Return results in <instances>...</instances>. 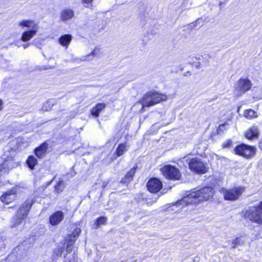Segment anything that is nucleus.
Listing matches in <instances>:
<instances>
[{
	"instance_id": "nucleus-1",
	"label": "nucleus",
	"mask_w": 262,
	"mask_h": 262,
	"mask_svg": "<svg viewBox=\"0 0 262 262\" xmlns=\"http://www.w3.org/2000/svg\"><path fill=\"white\" fill-rule=\"evenodd\" d=\"M213 194V189L211 187H206L197 191H192L181 200L176 203L178 206L184 207L188 204H196L199 202L207 201L211 198Z\"/></svg>"
},
{
	"instance_id": "nucleus-2",
	"label": "nucleus",
	"mask_w": 262,
	"mask_h": 262,
	"mask_svg": "<svg viewBox=\"0 0 262 262\" xmlns=\"http://www.w3.org/2000/svg\"><path fill=\"white\" fill-rule=\"evenodd\" d=\"M243 212L246 219L254 223L262 225V201L245 209Z\"/></svg>"
},
{
	"instance_id": "nucleus-3",
	"label": "nucleus",
	"mask_w": 262,
	"mask_h": 262,
	"mask_svg": "<svg viewBox=\"0 0 262 262\" xmlns=\"http://www.w3.org/2000/svg\"><path fill=\"white\" fill-rule=\"evenodd\" d=\"M15 151L7 150L2 156L3 162L0 165V176L8 172L12 169L18 166V163L14 159Z\"/></svg>"
},
{
	"instance_id": "nucleus-4",
	"label": "nucleus",
	"mask_w": 262,
	"mask_h": 262,
	"mask_svg": "<svg viewBox=\"0 0 262 262\" xmlns=\"http://www.w3.org/2000/svg\"><path fill=\"white\" fill-rule=\"evenodd\" d=\"M34 201L31 198L28 199L18 210L15 216L13 219V226H16L25 220Z\"/></svg>"
},
{
	"instance_id": "nucleus-5",
	"label": "nucleus",
	"mask_w": 262,
	"mask_h": 262,
	"mask_svg": "<svg viewBox=\"0 0 262 262\" xmlns=\"http://www.w3.org/2000/svg\"><path fill=\"white\" fill-rule=\"evenodd\" d=\"M167 97L165 94H161L157 92H149L142 99L143 107H149L154 105L162 101L167 100Z\"/></svg>"
},
{
	"instance_id": "nucleus-6",
	"label": "nucleus",
	"mask_w": 262,
	"mask_h": 262,
	"mask_svg": "<svg viewBox=\"0 0 262 262\" xmlns=\"http://www.w3.org/2000/svg\"><path fill=\"white\" fill-rule=\"evenodd\" d=\"M245 190V188L243 186L235 187L231 189L224 188L221 189L225 200L232 201L238 200Z\"/></svg>"
},
{
	"instance_id": "nucleus-7",
	"label": "nucleus",
	"mask_w": 262,
	"mask_h": 262,
	"mask_svg": "<svg viewBox=\"0 0 262 262\" xmlns=\"http://www.w3.org/2000/svg\"><path fill=\"white\" fill-rule=\"evenodd\" d=\"M252 84L247 78H240L235 83L234 94L239 97L250 90Z\"/></svg>"
},
{
	"instance_id": "nucleus-8",
	"label": "nucleus",
	"mask_w": 262,
	"mask_h": 262,
	"mask_svg": "<svg viewBox=\"0 0 262 262\" xmlns=\"http://www.w3.org/2000/svg\"><path fill=\"white\" fill-rule=\"evenodd\" d=\"M163 174L167 178L171 180H179L181 178L179 170L174 166L170 165L164 166L161 169Z\"/></svg>"
},
{
	"instance_id": "nucleus-9",
	"label": "nucleus",
	"mask_w": 262,
	"mask_h": 262,
	"mask_svg": "<svg viewBox=\"0 0 262 262\" xmlns=\"http://www.w3.org/2000/svg\"><path fill=\"white\" fill-rule=\"evenodd\" d=\"M234 151L236 155L249 158L255 154V148L254 147L243 144L237 146Z\"/></svg>"
},
{
	"instance_id": "nucleus-10",
	"label": "nucleus",
	"mask_w": 262,
	"mask_h": 262,
	"mask_svg": "<svg viewBox=\"0 0 262 262\" xmlns=\"http://www.w3.org/2000/svg\"><path fill=\"white\" fill-rule=\"evenodd\" d=\"M189 168L197 173H204L207 171V168L200 159L194 158L188 163Z\"/></svg>"
},
{
	"instance_id": "nucleus-11",
	"label": "nucleus",
	"mask_w": 262,
	"mask_h": 262,
	"mask_svg": "<svg viewBox=\"0 0 262 262\" xmlns=\"http://www.w3.org/2000/svg\"><path fill=\"white\" fill-rule=\"evenodd\" d=\"M147 187L150 192L155 193L161 190L162 187V184L159 179L152 178L147 182Z\"/></svg>"
},
{
	"instance_id": "nucleus-12",
	"label": "nucleus",
	"mask_w": 262,
	"mask_h": 262,
	"mask_svg": "<svg viewBox=\"0 0 262 262\" xmlns=\"http://www.w3.org/2000/svg\"><path fill=\"white\" fill-rule=\"evenodd\" d=\"M49 144L45 142L34 149L35 155L40 159L43 158L47 154Z\"/></svg>"
},
{
	"instance_id": "nucleus-13",
	"label": "nucleus",
	"mask_w": 262,
	"mask_h": 262,
	"mask_svg": "<svg viewBox=\"0 0 262 262\" xmlns=\"http://www.w3.org/2000/svg\"><path fill=\"white\" fill-rule=\"evenodd\" d=\"M16 198V190L11 189L5 192L1 197V201L6 204H9L11 203Z\"/></svg>"
},
{
	"instance_id": "nucleus-14",
	"label": "nucleus",
	"mask_w": 262,
	"mask_h": 262,
	"mask_svg": "<svg viewBox=\"0 0 262 262\" xmlns=\"http://www.w3.org/2000/svg\"><path fill=\"white\" fill-rule=\"evenodd\" d=\"M64 214L62 211H57L53 213L49 218L50 223L52 226L59 224L63 219Z\"/></svg>"
},
{
	"instance_id": "nucleus-15",
	"label": "nucleus",
	"mask_w": 262,
	"mask_h": 262,
	"mask_svg": "<svg viewBox=\"0 0 262 262\" xmlns=\"http://www.w3.org/2000/svg\"><path fill=\"white\" fill-rule=\"evenodd\" d=\"M18 26L21 27H26L30 30H38V24L32 20H23L19 22Z\"/></svg>"
},
{
	"instance_id": "nucleus-16",
	"label": "nucleus",
	"mask_w": 262,
	"mask_h": 262,
	"mask_svg": "<svg viewBox=\"0 0 262 262\" xmlns=\"http://www.w3.org/2000/svg\"><path fill=\"white\" fill-rule=\"evenodd\" d=\"M258 134L259 132L257 127L256 126H253L247 131L245 136L247 139L251 140L254 138H256L258 137Z\"/></svg>"
},
{
	"instance_id": "nucleus-17",
	"label": "nucleus",
	"mask_w": 262,
	"mask_h": 262,
	"mask_svg": "<svg viewBox=\"0 0 262 262\" xmlns=\"http://www.w3.org/2000/svg\"><path fill=\"white\" fill-rule=\"evenodd\" d=\"M37 30H29L23 32L21 37V40L24 42L30 40L36 34Z\"/></svg>"
},
{
	"instance_id": "nucleus-18",
	"label": "nucleus",
	"mask_w": 262,
	"mask_h": 262,
	"mask_svg": "<svg viewBox=\"0 0 262 262\" xmlns=\"http://www.w3.org/2000/svg\"><path fill=\"white\" fill-rule=\"evenodd\" d=\"M74 11L70 9H64L60 14L61 19L63 21L68 20L74 17Z\"/></svg>"
},
{
	"instance_id": "nucleus-19",
	"label": "nucleus",
	"mask_w": 262,
	"mask_h": 262,
	"mask_svg": "<svg viewBox=\"0 0 262 262\" xmlns=\"http://www.w3.org/2000/svg\"><path fill=\"white\" fill-rule=\"evenodd\" d=\"M136 167L132 168L125 176V177L121 179L120 182L121 183L126 184L130 182L135 173Z\"/></svg>"
},
{
	"instance_id": "nucleus-20",
	"label": "nucleus",
	"mask_w": 262,
	"mask_h": 262,
	"mask_svg": "<svg viewBox=\"0 0 262 262\" xmlns=\"http://www.w3.org/2000/svg\"><path fill=\"white\" fill-rule=\"evenodd\" d=\"M106 106L105 103H100L97 104L91 110V114L94 116L95 117L99 116L100 112L103 110Z\"/></svg>"
},
{
	"instance_id": "nucleus-21",
	"label": "nucleus",
	"mask_w": 262,
	"mask_h": 262,
	"mask_svg": "<svg viewBox=\"0 0 262 262\" xmlns=\"http://www.w3.org/2000/svg\"><path fill=\"white\" fill-rule=\"evenodd\" d=\"M72 40V36L70 34L62 35L59 39V43L63 47H67Z\"/></svg>"
},
{
	"instance_id": "nucleus-22",
	"label": "nucleus",
	"mask_w": 262,
	"mask_h": 262,
	"mask_svg": "<svg viewBox=\"0 0 262 262\" xmlns=\"http://www.w3.org/2000/svg\"><path fill=\"white\" fill-rule=\"evenodd\" d=\"M26 163L29 167L30 169H33L34 166L37 164V160L33 156L31 155L29 156L27 160Z\"/></svg>"
},
{
	"instance_id": "nucleus-23",
	"label": "nucleus",
	"mask_w": 262,
	"mask_h": 262,
	"mask_svg": "<svg viewBox=\"0 0 262 262\" xmlns=\"http://www.w3.org/2000/svg\"><path fill=\"white\" fill-rule=\"evenodd\" d=\"M127 146L125 144H120L116 150V153L118 157L122 155L127 150Z\"/></svg>"
},
{
	"instance_id": "nucleus-24",
	"label": "nucleus",
	"mask_w": 262,
	"mask_h": 262,
	"mask_svg": "<svg viewBox=\"0 0 262 262\" xmlns=\"http://www.w3.org/2000/svg\"><path fill=\"white\" fill-rule=\"evenodd\" d=\"M64 187V181L62 179H59L57 184L55 186V190L59 193L63 190Z\"/></svg>"
},
{
	"instance_id": "nucleus-25",
	"label": "nucleus",
	"mask_w": 262,
	"mask_h": 262,
	"mask_svg": "<svg viewBox=\"0 0 262 262\" xmlns=\"http://www.w3.org/2000/svg\"><path fill=\"white\" fill-rule=\"evenodd\" d=\"M228 242H231L233 248H235L237 246L242 245L244 244V241L240 237H237L231 241H229Z\"/></svg>"
},
{
	"instance_id": "nucleus-26",
	"label": "nucleus",
	"mask_w": 262,
	"mask_h": 262,
	"mask_svg": "<svg viewBox=\"0 0 262 262\" xmlns=\"http://www.w3.org/2000/svg\"><path fill=\"white\" fill-rule=\"evenodd\" d=\"M244 116L249 119L256 117V113L252 110H246L244 112Z\"/></svg>"
},
{
	"instance_id": "nucleus-27",
	"label": "nucleus",
	"mask_w": 262,
	"mask_h": 262,
	"mask_svg": "<svg viewBox=\"0 0 262 262\" xmlns=\"http://www.w3.org/2000/svg\"><path fill=\"white\" fill-rule=\"evenodd\" d=\"M107 221V219L104 216H101L97 218L96 222L95 224L97 226V228H98L101 225L104 224Z\"/></svg>"
},
{
	"instance_id": "nucleus-28",
	"label": "nucleus",
	"mask_w": 262,
	"mask_h": 262,
	"mask_svg": "<svg viewBox=\"0 0 262 262\" xmlns=\"http://www.w3.org/2000/svg\"><path fill=\"white\" fill-rule=\"evenodd\" d=\"M53 104L52 102L51 101H48L45 103L43 106L42 110L45 111H48L51 109V107L53 106Z\"/></svg>"
},
{
	"instance_id": "nucleus-29",
	"label": "nucleus",
	"mask_w": 262,
	"mask_h": 262,
	"mask_svg": "<svg viewBox=\"0 0 262 262\" xmlns=\"http://www.w3.org/2000/svg\"><path fill=\"white\" fill-rule=\"evenodd\" d=\"M228 126H229V124L227 123L220 125L217 129V134H221V133H222L223 132V131L224 130L227 129V128L228 127Z\"/></svg>"
},
{
	"instance_id": "nucleus-30",
	"label": "nucleus",
	"mask_w": 262,
	"mask_h": 262,
	"mask_svg": "<svg viewBox=\"0 0 262 262\" xmlns=\"http://www.w3.org/2000/svg\"><path fill=\"white\" fill-rule=\"evenodd\" d=\"M99 49L95 48L90 54L86 55V56L84 57V59H82V61H84L86 60V57H89L90 56H92L93 58H94L95 56H96L98 53H99Z\"/></svg>"
},
{
	"instance_id": "nucleus-31",
	"label": "nucleus",
	"mask_w": 262,
	"mask_h": 262,
	"mask_svg": "<svg viewBox=\"0 0 262 262\" xmlns=\"http://www.w3.org/2000/svg\"><path fill=\"white\" fill-rule=\"evenodd\" d=\"M81 233V229L79 228H76L73 232L71 237H74V239H75L79 236L80 233Z\"/></svg>"
},
{
	"instance_id": "nucleus-32",
	"label": "nucleus",
	"mask_w": 262,
	"mask_h": 262,
	"mask_svg": "<svg viewBox=\"0 0 262 262\" xmlns=\"http://www.w3.org/2000/svg\"><path fill=\"white\" fill-rule=\"evenodd\" d=\"M75 239H73L72 237L71 239H69L67 244V249H69V247H72L73 246V245L75 241Z\"/></svg>"
},
{
	"instance_id": "nucleus-33",
	"label": "nucleus",
	"mask_w": 262,
	"mask_h": 262,
	"mask_svg": "<svg viewBox=\"0 0 262 262\" xmlns=\"http://www.w3.org/2000/svg\"><path fill=\"white\" fill-rule=\"evenodd\" d=\"M232 141L231 140H228L226 142L222 144L223 148H228L231 145Z\"/></svg>"
},
{
	"instance_id": "nucleus-34",
	"label": "nucleus",
	"mask_w": 262,
	"mask_h": 262,
	"mask_svg": "<svg viewBox=\"0 0 262 262\" xmlns=\"http://www.w3.org/2000/svg\"><path fill=\"white\" fill-rule=\"evenodd\" d=\"M77 112L75 111L71 112L69 114V115L67 116L68 120H70L72 118H74L76 115Z\"/></svg>"
},
{
	"instance_id": "nucleus-35",
	"label": "nucleus",
	"mask_w": 262,
	"mask_h": 262,
	"mask_svg": "<svg viewBox=\"0 0 262 262\" xmlns=\"http://www.w3.org/2000/svg\"><path fill=\"white\" fill-rule=\"evenodd\" d=\"M54 253H55L56 255H60L61 256L62 254V251L61 249L58 248L55 249Z\"/></svg>"
},
{
	"instance_id": "nucleus-36",
	"label": "nucleus",
	"mask_w": 262,
	"mask_h": 262,
	"mask_svg": "<svg viewBox=\"0 0 262 262\" xmlns=\"http://www.w3.org/2000/svg\"><path fill=\"white\" fill-rule=\"evenodd\" d=\"M64 262H75V257L73 255L71 256V257L69 258L68 261L65 260Z\"/></svg>"
},
{
	"instance_id": "nucleus-37",
	"label": "nucleus",
	"mask_w": 262,
	"mask_h": 262,
	"mask_svg": "<svg viewBox=\"0 0 262 262\" xmlns=\"http://www.w3.org/2000/svg\"><path fill=\"white\" fill-rule=\"evenodd\" d=\"M219 3L220 6L225 4L228 0H216Z\"/></svg>"
},
{
	"instance_id": "nucleus-38",
	"label": "nucleus",
	"mask_w": 262,
	"mask_h": 262,
	"mask_svg": "<svg viewBox=\"0 0 262 262\" xmlns=\"http://www.w3.org/2000/svg\"><path fill=\"white\" fill-rule=\"evenodd\" d=\"M5 248V244L2 239L0 241V250Z\"/></svg>"
},
{
	"instance_id": "nucleus-39",
	"label": "nucleus",
	"mask_w": 262,
	"mask_h": 262,
	"mask_svg": "<svg viewBox=\"0 0 262 262\" xmlns=\"http://www.w3.org/2000/svg\"><path fill=\"white\" fill-rule=\"evenodd\" d=\"M93 0H82V2L84 4H90Z\"/></svg>"
},
{
	"instance_id": "nucleus-40",
	"label": "nucleus",
	"mask_w": 262,
	"mask_h": 262,
	"mask_svg": "<svg viewBox=\"0 0 262 262\" xmlns=\"http://www.w3.org/2000/svg\"><path fill=\"white\" fill-rule=\"evenodd\" d=\"M30 45V43H26V44H24L23 45V47H24V49H26L27 48H28Z\"/></svg>"
},
{
	"instance_id": "nucleus-41",
	"label": "nucleus",
	"mask_w": 262,
	"mask_h": 262,
	"mask_svg": "<svg viewBox=\"0 0 262 262\" xmlns=\"http://www.w3.org/2000/svg\"><path fill=\"white\" fill-rule=\"evenodd\" d=\"M3 108V101L0 99V110H1Z\"/></svg>"
},
{
	"instance_id": "nucleus-42",
	"label": "nucleus",
	"mask_w": 262,
	"mask_h": 262,
	"mask_svg": "<svg viewBox=\"0 0 262 262\" xmlns=\"http://www.w3.org/2000/svg\"><path fill=\"white\" fill-rule=\"evenodd\" d=\"M66 250H67V252H69V253L71 252L72 251V247H69V249H67L66 248Z\"/></svg>"
},
{
	"instance_id": "nucleus-43",
	"label": "nucleus",
	"mask_w": 262,
	"mask_h": 262,
	"mask_svg": "<svg viewBox=\"0 0 262 262\" xmlns=\"http://www.w3.org/2000/svg\"><path fill=\"white\" fill-rule=\"evenodd\" d=\"M199 261V259H198V260H196L195 259H194L193 260V262H195V261H196V262H198Z\"/></svg>"
},
{
	"instance_id": "nucleus-44",
	"label": "nucleus",
	"mask_w": 262,
	"mask_h": 262,
	"mask_svg": "<svg viewBox=\"0 0 262 262\" xmlns=\"http://www.w3.org/2000/svg\"><path fill=\"white\" fill-rule=\"evenodd\" d=\"M52 68V67H50V68H45V70H47V69H51Z\"/></svg>"
}]
</instances>
